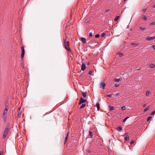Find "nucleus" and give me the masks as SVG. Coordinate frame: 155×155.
Returning a JSON list of instances; mask_svg holds the SVG:
<instances>
[{"mask_svg": "<svg viewBox=\"0 0 155 155\" xmlns=\"http://www.w3.org/2000/svg\"><path fill=\"white\" fill-rule=\"evenodd\" d=\"M64 39L65 48L70 53L71 51L69 46V41L68 39L66 37H64Z\"/></svg>", "mask_w": 155, "mask_h": 155, "instance_id": "f257e3e1", "label": "nucleus"}, {"mask_svg": "<svg viewBox=\"0 0 155 155\" xmlns=\"http://www.w3.org/2000/svg\"><path fill=\"white\" fill-rule=\"evenodd\" d=\"M8 108L9 107H8L7 106H6L5 107V109L4 110L2 117L3 120L4 121H5L6 120L8 114Z\"/></svg>", "mask_w": 155, "mask_h": 155, "instance_id": "f03ea898", "label": "nucleus"}, {"mask_svg": "<svg viewBox=\"0 0 155 155\" xmlns=\"http://www.w3.org/2000/svg\"><path fill=\"white\" fill-rule=\"evenodd\" d=\"M9 131V128H5L4 130V131L3 133V138H5L7 136L8 133Z\"/></svg>", "mask_w": 155, "mask_h": 155, "instance_id": "7ed1b4c3", "label": "nucleus"}, {"mask_svg": "<svg viewBox=\"0 0 155 155\" xmlns=\"http://www.w3.org/2000/svg\"><path fill=\"white\" fill-rule=\"evenodd\" d=\"M86 100L83 99L82 97H81L80 99V101L79 103V105L81 104H82L86 102Z\"/></svg>", "mask_w": 155, "mask_h": 155, "instance_id": "20e7f679", "label": "nucleus"}, {"mask_svg": "<svg viewBox=\"0 0 155 155\" xmlns=\"http://www.w3.org/2000/svg\"><path fill=\"white\" fill-rule=\"evenodd\" d=\"M154 39H155V36L154 37H150L149 36L147 37L146 38V40H148V41H151L153 40H154Z\"/></svg>", "mask_w": 155, "mask_h": 155, "instance_id": "39448f33", "label": "nucleus"}, {"mask_svg": "<svg viewBox=\"0 0 155 155\" xmlns=\"http://www.w3.org/2000/svg\"><path fill=\"white\" fill-rule=\"evenodd\" d=\"M69 132H68L67 133V134L66 135L65 138V141L64 142V144H65V143L66 142H67L68 141V136H69Z\"/></svg>", "mask_w": 155, "mask_h": 155, "instance_id": "423d86ee", "label": "nucleus"}, {"mask_svg": "<svg viewBox=\"0 0 155 155\" xmlns=\"http://www.w3.org/2000/svg\"><path fill=\"white\" fill-rule=\"evenodd\" d=\"M86 68L85 64L84 63H83L81 67V70L84 71L85 70Z\"/></svg>", "mask_w": 155, "mask_h": 155, "instance_id": "0eeeda50", "label": "nucleus"}, {"mask_svg": "<svg viewBox=\"0 0 155 155\" xmlns=\"http://www.w3.org/2000/svg\"><path fill=\"white\" fill-rule=\"evenodd\" d=\"M109 110L110 111H112L114 110V107L113 106H109Z\"/></svg>", "mask_w": 155, "mask_h": 155, "instance_id": "6e6552de", "label": "nucleus"}, {"mask_svg": "<svg viewBox=\"0 0 155 155\" xmlns=\"http://www.w3.org/2000/svg\"><path fill=\"white\" fill-rule=\"evenodd\" d=\"M81 40L84 43H86V39L85 38L83 37L81 38Z\"/></svg>", "mask_w": 155, "mask_h": 155, "instance_id": "1a4fd4ad", "label": "nucleus"}, {"mask_svg": "<svg viewBox=\"0 0 155 155\" xmlns=\"http://www.w3.org/2000/svg\"><path fill=\"white\" fill-rule=\"evenodd\" d=\"M100 85L103 86V89L104 88V87L106 86V84L104 82H101Z\"/></svg>", "mask_w": 155, "mask_h": 155, "instance_id": "9d476101", "label": "nucleus"}, {"mask_svg": "<svg viewBox=\"0 0 155 155\" xmlns=\"http://www.w3.org/2000/svg\"><path fill=\"white\" fill-rule=\"evenodd\" d=\"M140 29L141 30L143 31L146 29V28H145V27L143 28L141 26L140 27Z\"/></svg>", "mask_w": 155, "mask_h": 155, "instance_id": "9b49d317", "label": "nucleus"}, {"mask_svg": "<svg viewBox=\"0 0 155 155\" xmlns=\"http://www.w3.org/2000/svg\"><path fill=\"white\" fill-rule=\"evenodd\" d=\"M86 106V104H82L80 107V109H82L85 107Z\"/></svg>", "mask_w": 155, "mask_h": 155, "instance_id": "f8f14e48", "label": "nucleus"}, {"mask_svg": "<svg viewBox=\"0 0 155 155\" xmlns=\"http://www.w3.org/2000/svg\"><path fill=\"white\" fill-rule=\"evenodd\" d=\"M117 130L119 131H120L122 130V127L120 126L117 128Z\"/></svg>", "mask_w": 155, "mask_h": 155, "instance_id": "ddd939ff", "label": "nucleus"}, {"mask_svg": "<svg viewBox=\"0 0 155 155\" xmlns=\"http://www.w3.org/2000/svg\"><path fill=\"white\" fill-rule=\"evenodd\" d=\"M150 68H154L155 67V65L153 64H151L150 65Z\"/></svg>", "mask_w": 155, "mask_h": 155, "instance_id": "4468645a", "label": "nucleus"}, {"mask_svg": "<svg viewBox=\"0 0 155 155\" xmlns=\"http://www.w3.org/2000/svg\"><path fill=\"white\" fill-rule=\"evenodd\" d=\"M6 106H7L8 107H8V100H6L5 101V107Z\"/></svg>", "mask_w": 155, "mask_h": 155, "instance_id": "2eb2a0df", "label": "nucleus"}, {"mask_svg": "<svg viewBox=\"0 0 155 155\" xmlns=\"http://www.w3.org/2000/svg\"><path fill=\"white\" fill-rule=\"evenodd\" d=\"M120 81V78L117 79V78H115L114 80V81L115 82H118V81Z\"/></svg>", "mask_w": 155, "mask_h": 155, "instance_id": "dca6fc26", "label": "nucleus"}, {"mask_svg": "<svg viewBox=\"0 0 155 155\" xmlns=\"http://www.w3.org/2000/svg\"><path fill=\"white\" fill-rule=\"evenodd\" d=\"M129 139V137L127 135L125 138V140H128Z\"/></svg>", "mask_w": 155, "mask_h": 155, "instance_id": "f3484780", "label": "nucleus"}, {"mask_svg": "<svg viewBox=\"0 0 155 155\" xmlns=\"http://www.w3.org/2000/svg\"><path fill=\"white\" fill-rule=\"evenodd\" d=\"M96 105L97 108V110H99V108H100L99 104L98 103H97L96 104Z\"/></svg>", "mask_w": 155, "mask_h": 155, "instance_id": "a211bd4d", "label": "nucleus"}, {"mask_svg": "<svg viewBox=\"0 0 155 155\" xmlns=\"http://www.w3.org/2000/svg\"><path fill=\"white\" fill-rule=\"evenodd\" d=\"M21 115V112H20V110H19V111L18 112V115H17V117H20Z\"/></svg>", "mask_w": 155, "mask_h": 155, "instance_id": "6ab92c4d", "label": "nucleus"}, {"mask_svg": "<svg viewBox=\"0 0 155 155\" xmlns=\"http://www.w3.org/2000/svg\"><path fill=\"white\" fill-rule=\"evenodd\" d=\"M119 17V16H116L114 19V21H117L118 20Z\"/></svg>", "mask_w": 155, "mask_h": 155, "instance_id": "aec40b11", "label": "nucleus"}, {"mask_svg": "<svg viewBox=\"0 0 155 155\" xmlns=\"http://www.w3.org/2000/svg\"><path fill=\"white\" fill-rule=\"evenodd\" d=\"M21 51H22L21 52L25 53V49H24V47L23 46H22L21 47Z\"/></svg>", "mask_w": 155, "mask_h": 155, "instance_id": "412c9836", "label": "nucleus"}, {"mask_svg": "<svg viewBox=\"0 0 155 155\" xmlns=\"http://www.w3.org/2000/svg\"><path fill=\"white\" fill-rule=\"evenodd\" d=\"M82 95L84 97H86L87 96L85 92H83L82 94Z\"/></svg>", "mask_w": 155, "mask_h": 155, "instance_id": "4be33fe9", "label": "nucleus"}, {"mask_svg": "<svg viewBox=\"0 0 155 155\" xmlns=\"http://www.w3.org/2000/svg\"><path fill=\"white\" fill-rule=\"evenodd\" d=\"M149 108V106H148L144 110V112H146V111Z\"/></svg>", "mask_w": 155, "mask_h": 155, "instance_id": "5701e85b", "label": "nucleus"}, {"mask_svg": "<svg viewBox=\"0 0 155 155\" xmlns=\"http://www.w3.org/2000/svg\"><path fill=\"white\" fill-rule=\"evenodd\" d=\"M150 94V91H147L146 92V95L147 96H148L149 94Z\"/></svg>", "mask_w": 155, "mask_h": 155, "instance_id": "b1692460", "label": "nucleus"}, {"mask_svg": "<svg viewBox=\"0 0 155 155\" xmlns=\"http://www.w3.org/2000/svg\"><path fill=\"white\" fill-rule=\"evenodd\" d=\"M129 118V117H127L126 118H125L124 119L123 121V122H125L126 121V120Z\"/></svg>", "mask_w": 155, "mask_h": 155, "instance_id": "393cba45", "label": "nucleus"}, {"mask_svg": "<svg viewBox=\"0 0 155 155\" xmlns=\"http://www.w3.org/2000/svg\"><path fill=\"white\" fill-rule=\"evenodd\" d=\"M131 45H134V46H136L137 45V44H136V43H131Z\"/></svg>", "mask_w": 155, "mask_h": 155, "instance_id": "a878e982", "label": "nucleus"}, {"mask_svg": "<svg viewBox=\"0 0 155 155\" xmlns=\"http://www.w3.org/2000/svg\"><path fill=\"white\" fill-rule=\"evenodd\" d=\"M119 56L120 57H122L124 56V54H123V53H119Z\"/></svg>", "mask_w": 155, "mask_h": 155, "instance_id": "bb28decb", "label": "nucleus"}, {"mask_svg": "<svg viewBox=\"0 0 155 155\" xmlns=\"http://www.w3.org/2000/svg\"><path fill=\"white\" fill-rule=\"evenodd\" d=\"M25 53L21 52V57L22 58H23L24 56Z\"/></svg>", "mask_w": 155, "mask_h": 155, "instance_id": "cd10ccee", "label": "nucleus"}, {"mask_svg": "<svg viewBox=\"0 0 155 155\" xmlns=\"http://www.w3.org/2000/svg\"><path fill=\"white\" fill-rule=\"evenodd\" d=\"M73 84H74V87L75 89H76V88H75V87H77V83L76 82L75 84H74V82H73Z\"/></svg>", "mask_w": 155, "mask_h": 155, "instance_id": "c85d7f7f", "label": "nucleus"}, {"mask_svg": "<svg viewBox=\"0 0 155 155\" xmlns=\"http://www.w3.org/2000/svg\"><path fill=\"white\" fill-rule=\"evenodd\" d=\"M143 19L144 20H146L147 19V17L145 16V15H144L143 17Z\"/></svg>", "mask_w": 155, "mask_h": 155, "instance_id": "c756f323", "label": "nucleus"}, {"mask_svg": "<svg viewBox=\"0 0 155 155\" xmlns=\"http://www.w3.org/2000/svg\"><path fill=\"white\" fill-rule=\"evenodd\" d=\"M100 36V35L99 34H97V35H96L95 36V37L96 38H99Z\"/></svg>", "mask_w": 155, "mask_h": 155, "instance_id": "7c9ffc66", "label": "nucleus"}, {"mask_svg": "<svg viewBox=\"0 0 155 155\" xmlns=\"http://www.w3.org/2000/svg\"><path fill=\"white\" fill-rule=\"evenodd\" d=\"M121 109L123 110H124L126 109V107L124 106H122L121 107Z\"/></svg>", "mask_w": 155, "mask_h": 155, "instance_id": "2f4dec72", "label": "nucleus"}, {"mask_svg": "<svg viewBox=\"0 0 155 155\" xmlns=\"http://www.w3.org/2000/svg\"><path fill=\"white\" fill-rule=\"evenodd\" d=\"M150 25H155V21L151 23L150 24Z\"/></svg>", "mask_w": 155, "mask_h": 155, "instance_id": "473e14b6", "label": "nucleus"}, {"mask_svg": "<svg viewBox=\"0 0 155 155\" xmlns=\"http://www.w3.org/2000/svg\"><path fill=\"white\" fill-rule=\"evenodd\" d=\"M107 96L109 97H111L112 96V94H109L107 95Z\"/></svg>", "mask_w": 155, "mask_h": 155, "instance_id": "72a5a7b5", "label": "nucleus"}, {"mask_svg": "<svg viewBox=\"0 0 155 155\" xmlns=\"http://www.w3.org/2000/svg\"><path fill=\"white\" fill-rule=\"evenodd\" d=\"M92 35H93V33L92 32H90L89 33V36L90 37H92Z\"/></svg>", "mask_w": 155, "mask_h": 155, "instance_id": "f704fd0d", "label": "nucleus"}, {"mask_svg": "<svg viewBox=\"0 0 155 155\" xmlns=\"http://www.w3.org/2000/svg\"><path fill=\"white\" fill-rule=\"evenodd\" d=\"M92 134L93 133L91 131L89 132V135H90L91 137L92 136Z\"/></svg>", "mask_w": 155, "mask_h": 155, "instance_id": "c9c22d12", "label": "nucleus"}, {"mask_svg": "<svg viewBox=\"0 0 155 155\" xmlns=\"http://www.w3.org/2000/svg\"><path fill=\"white\" fill-rule=\"evenodd\" d=\"M151 118H152V117H149L147 118V121H149Z\"/></svg>", "mask_w": 155, "mask_h": 155, "instance_id": "e433bc0d", "label": "nucleus"}, {"mask_svg": "<svg viewBox=\"0 0 155 155\" xmlns=\"http://www.w3.org/2000/svg\"><path fill=\"white\" fill-rule=\"evenodd\" d=\"M105 35V34L104 33H103L101 34V36L103 37Z\"/></svg>", "mask_w": 155, "mask_h": 155, "instance_id": "4c0bfd02", "label": "nucleus"}, {"mask_svg": "<svg viewBox=\"0 0 155 155\" xmlns=\"http://www.w3.org/2000/svg\"><path fill=\"white\" fill-rule=\"evenodd\" d=\"M119 84L116 83L115 84V86L116 87H118V86H119Z\"/></svg>", "mask_w": 155, "mask_h": 155, "instance_id": "58836bf2", "label": "nucleus"}, {"mask_svg": "<svg viewBox=\"0 0 155 155\" xmlns=\"http://www.w3.org/2000/svg\"><path fill=\"white\" fill-rule=\"evenodd\" d=\"M134 142V140H132L130 143V144L131 145L133 144Z\"/></svg>", "mask_w": 155, "mask_h": 155, "instance_id": "ea45409f", "label": "nucleus"}, {"mask_svg": "<svg viewBox=\"0 0 155 155\" xmlns=\"http://www.w3.org/2000/svg\"><path fill=\"white\" fill-rule=\"evenodd\" d=\"M155 113V110L153 111L151 114V115H153Z\"/></svg>", "mask_w": 155, "mask_h": 155, "instance_id": "a19ab883", "label": "nucleus"}, {"mask_svg": "<svg viewBox=\"0 0 155 155\" xmlns=\"http://www.w3.org/2000/svg\"><path fill=\"white\" fill-rule=\"evenodd\" d=\"M92 73V71H90L88 73V74H90Z\"/></svg>", "mask_w": 155, "mask_h": 155, "instance_id": "79ce46f5", "label": "nucleus"}, {"mask_svg": "<svg viewBox=\"0 0 155 155\" xmlns=\"http://www.w3.org/2000/svg\"><path fill=\"white\" fill-rule=\"evenodd\" d=\"M3 153L2 151H1L0 152V155H2Z\"/></svg>", "mask_w": 155, "mask_h": 155, "instance_id": "37998d69", "label": "nucleus"}, {"mask_svg": "<svg viewBox=\"0 0 155 155\" xmlns=\"http://www.w3.org/2000/svg\"><path fill=\"white\" fill-rule=\"evenodd\" d=\"M152 48L155 50V45H153L152 46Z\"/></svg>", "mask_w": 155, "mask_h": 155, "instance_id": "c03bdc74", "label": "nucleus"}, {"mask_svg": "<svg viewBox=\"0 0 155 155\" xmlns=\"http://www.w3.org/2000/svg\"><path fill=\"white\" fill-rule=\"evenodd\" d=\"M146 9H143V12L144 13H145L146 12Z\"/></svg>", "mask_w": 155, "mask_h": 155, "instance_id": "a18cd8bd", "label": "nucleus"}, {"mask_svg": "<svg viewBox=\"0 0 155 155\" xmlns=\"http://www.w3.org/2000/svg\"><path fill=\"white\" fill-rule=\"evenodd\" d=\"M127 149H130V146H127Z\"/></svg>", "mask_w": 155, "mask_h": 155, "instance_id": "49530a36", "label": "nucleus"}, {"mask_svg": "<svg viewBox=\"0 0 155 155\" xmlns=\"http://www.w3.org/2000/svg\"><path fill=\"white\" fill-rule=\"evenodd\" d=\"M83 75H83V74H81V75H80L79 76V77H82V76H83Z\"/></svg>", "mask_w": 155, "mask_h": 155, "instance_id": "de8ad7c7", "label": "nucleus"}, {"mask_svg": "<svg viewBox=\"0 0 155 155\" xmlns=\"http://www.w3.org/2000/svg\"><path fill=\"white\" fill-rule=\"evenodd\" d=\"M119 95V93H117V94H116V96H118V95Z\"/></svg>", "mask_w": 155, "mask_h": 155, "instance_id": "09e8293b", "label": "nucleus"}, {"mask_svg": "<svg viewBox=\"0 0 155 155\" xmlns=\"http://www.w3.org/2000/svg\"><path fill=\"white\" fill-rule=\"evenodd\" d=\"M146 104H144V105H143V107H145L146 106Z\"/></svg>", "mask_w": 155, "mask_h": 155, "instance_id": "8fccbe9b", "label": "nucleus"}, {"mask_svg": "<svg viewBox=\"0 0 155 155\" xmlns=\"http://www.w3.org/2000/svg\"><path fill=\"white\" fill-rule=\"evenodd\" d=\"M153 8H155V5H154L153 6Z\"/></svg>", "mask_w": 155, "mask_h": 155, "instance_id": "3c124183", "label": "nucleus"}, {"mask_svg": "<svg viewBox=\"0 0 155 155\" xmlns=\"http://www.w3.org/2000/svg\"><path fill=\"white\" fill-rule=\"evenodd\" d=\"M108 10H108V9H106V12H107V11H108Z\"/></svg>", "mask_w": 155, "mask_h": 155, "instance_id": "603ef678", "label": "nucleus"}, {"mask_svg": "<svg viewBox=\"0 0 155 155\" xmlns=\"http://www.w3.org/2000/svg\"><path fill=\"white\" fill-rule=\"evenodd\" d=\"M75 73H74V74H72V76H73V75H75Z\"/></svg>", "mask_w": 155, "mask_h": 155, "instance_id": "864d4df0", "label": "nucleus"}, {"mask_svg": "<svg viewBox=\"0 0 155 155\" xmlns=\"http://www.w3.org/2000/svg\"><path fill=\"white\" fill-rule=\"evenodd\" d=\"M128 134L127 133H125V135H127Z\"/></svg>", "mask_w": 155, "mask_h": 155, "instance_id": "5fc2aeb1", "label": "nucleus"}, {"mask_svg": "<svg viewBox=\"0 0 155 155\" xmlns=\"http://www.w3.org/2000/svg\"><path fill=\"white\" fill-rule=\"evenodd\" d=\"M88 152H89V153H91V152H90V151H88Z\"/></svg>", "mask_w": 155, "mask_h": 155, "instance_id": "6e6d98bb", "label": "nucleus"}, {"mask_svg": "<svg viewBox=\"0 0 155 155\" xmlns=\"http://www.w3.org/2000/svg\"><path fill=\"white\" fill-rule=\"evenodd\" d=\"M127 0H124V1H126Z\"/></svg>", "mask_w": 155, "mask_h": 155, "instance_id": "4d7b16f0", "label": "nucleus"}, {"mask_svg": "<svg viewBox=\"0 0 155 155\" xmlns=\"http://www.w3.org/2000/svg\"><path fill=\"white\" fill-rule=\"evenodd\" d=\"M75 51H77V50H75Z\"/></svg>", "mask_w": 155, "mask_h": 155, "instance_id": "13d9d810", "label": "nucleus"}]
</instances>
